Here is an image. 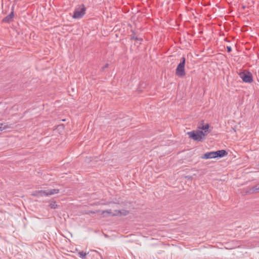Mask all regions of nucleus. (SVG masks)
Returning a JSON list of instances; mask_svg holds the SVG:
<instances>
[{"label": "nucleus", "instance_id": "nucleus-1", "mask_svg": "<svg viewBox=\"0 0 259 259\" xmlns=\"http://www.w3.org/2000/svg\"><path fill=\"white\" fill-rule=\"evenodd\" d=\"M60 192L58 189H48L47 190H36L32 192V195L36 197L49 196L58 194Z\"/></svg>", "mask_w": 259, "mask_h": 259}, {"label": "nucleus", "instance_id": "nucleus-2", "mask_svg": "<svg viewBox=\"0 0 259 259\" xmlns=\"http://www.w3.org/2000/svg\"><path fill=\"white\" fill-rule=\"evenodd\" d=\"M189 137L195 141H201L204 137L207 135V134H205L202 131L197 130L193 131L187 133Z\"/></svg>", "mask_w": 259, "mask_h": 259}, {"label": "nucleus", "instance_id": "nucleus-3", "mask_svg": "<svg viewBox=\"0 0 259 259\" xmlns=\"http://www.w3.org/2000/svg\"><path fill=\"white\" fill-rule=\"evenodd\" d=\"M128 213H129V211L128 210H124V209L115 210V213H112L111 209L103 210L101 211V215L103 217H106L108 215H112V216L123 215V216H125V215H127Z\"/></svg>", "mask_w": 259, "mask_h": 259}, {"label": "nucleus", "instance_id": "nucleus-4", "mask_svg": "<svg viewBox=\"0 0 259 259\" xmlns=\"http://www.w3.org/2000/svg\"><path fill=\"white\" fill-rule=\"evenodd\" d=\"M186 59L185 57H182L181 59V62L178 64L176 70V75L179 77H183L185 75L186 72L185 71Z\"/></svg>", "mask_w": 259, "mask_h": 259}, {"label": "nucleus", "instance_id": "nucleus-5", "mask_svg": "<svg viewBox=\"0 0 259 259\" xmlns=\"http://www.w3.org/2000/svg\"><path fill=\"white\" fill-rule=\"evenodd\" d=\"M85 11L86 8L83 4L78 5V7L75 9L72 17L74 19L81 18L84 15Z\"/></svg>", "mask_w": 259, "mask_h": 259}, {"label": "nucleus", "instance_id": "nucleus-6", "mask_svg": "<svg viewBox=\"0 0 259 259\" xmlns=\"http://www.w3.org/2000/svg\"><path fill=\"white\" fill-rule=\"evenodd\" d=\"M239 76L245 82L251 83L253 81L252 74L249 72H242L239 74Z\"/></svg>", "mask_w": 259, "mask_h": 259}, {"label": "nucleus", "instance_id": "nucleus-7", "mask_svg": "<svg viewBox=\"0 0 259 259\" xmlns=\"http://www.w3.org/2000/svg\"><path fill=\"white\" fill-rule=\"evenodd\" d=\"M214 157H223L225 155H227V152L225 150H218L216 151H214Z\"/></svg>", "mask_w": 259, "mask_h": 259}, {"label": "nucleus", "instance_id": "nucleus-8", "mask_svg": "<svg viewBox=\"0 0 259 259\" xmlns=\"http://www.w3.org/2000/svg\"><path fill=\"white\" fill-rule=\"evenodd\" d=\"M201 158L202 159L214 158H215L214 151L205 153L201 156Z\"/></svg>", "mask_w": 259, "mask_h": 259}, {"label": "nucleus", "instance_id": "nucleus-9", "mask_svg": "<svg viewBox=\"0 0 259 259\" xmlns=\"http://www.w3.org/2000/svg\"><path fill=\"white\" fill-rule=\"evenodd\" d=\"M13 17H14V12H13V11H12L10 14H9L8 16H7L6 17H5L3 19V21L4 22L10 23V22H11L12 21Z\"/></svg>", "mask_w": 259, "mask_h": 259}, {"label": "nucleus", "instance_id": "nucleus-10", "mask_svg": "<svg viewBox=\"0 0 259 259\" xmlns=\"http://www.w3.org/2000/svg\"><path fill=\"white\" fill-rule=\"evenodd\" d=\"M209 124H206L205 125H199L198 127L199 129H201L202 130L204 131V132H203L205 133V134H207V132L209 128Z\"/></svg>", "mask_w": 259, "mask_h": 259}, {"label": "nucleus", "instance_id": "nucleus-11", "mask_svg": "<svg viewBox=\"0 0 259 259\" xmlns=\"http://www.w3.org/2000/svg\"><path fill=\"white\" fill-rule=\"evenodd\" d=\"M88 253L84 252L83 251H79L78 252V256L82 259H84Z\"/></svg>", "mask_w": 259, "mask_h": 259}, {"label": "nucleus", "instance_id": "nucleus-12", "mask_svg": "<svg viewBox=\"0 0 259 259\" xmlns=\"http://www.w3.org/2000/svg\"><path fill=\"white\" fill-rule=\"evenodd\" d=\"M49 206L51 209H55L57 207L58 205L55 201H53L49 204Z\"/></svg>", "mask_w": 259, "mask_h": 259}, {"label": "nucleus", "instance_id": "nucleus-13", "mask_svg": "<svg viewBox=\"0 0 259 259\" xmlns=\"http://www.w3.org/2000/svg\"><path fill=\"white\" fill-rule=\"evenodd\" d=\"M101 212L100 210H97L96 211H91V210H87L85 211V214H90V213H96Z\"/></svg>", "mask_w": 259, "mask_h": 259}, {"label": "nucleus", "instance_id": "nucleus-14", "mask_svg": "<svg viewBox=\"0 0 259 259\" xmlns=\"http://www.w3.org/2000/svg\"><path fill=\"white\" fill-rule=\"evenodd\" d=\"M5 128H5V126L4 125V124L1 123L0 124V131H2Z\"/></svg>", "mask_w": 259, "mask_h": 259}, {"label": "nucleus", "instance_id": "nucleus-15", "mask_svg": "<svg viewBox=\"0 0 259 259\" xmlns=\"http://www.w3.org/2000/svg\"><path fill=\"white\" fill-rule=\"evenodd\" d=\"M227 52L230 53L232 51V48L230 46L227 47Z\"/></svg>", "mask_w": 259, "mask_h": 259}, {"label": "nucleus", "instance_id": "nucleus-16", "mask_svg": "<svg viewBox=\"0 0 259 259\" xmlns=\"http://www.w3.org/2000/svg\"><path fill=\"white\" fill-rule=\"evenodd\" d=\"M132 39H135V40H142V39H139V38H137V37H136V36H134L132 37Z\"/></svg>", "mask_w": 259, "mask_h": 259}, {"label": "nucleus", "instance_id": "nucleus-17", "mask_svg": "<svg viewBox=\"0 0 259 259\" xmlns=\"http://www.w3.org/2000/svg\"><path fill=\"white\" fill-rule=\"evenodd\" d=\"M94 251H95V252H97V253L99 254V255L100 256L101 258L102 259H103V257H102V255H101V254L99 252H98V251H96V250H94Z\"/></svg>", "mask_w": 259, "mask_h": 259}, {"label": "nucleus", "instance_id": "nucleus-18", "mask_svg": "<svg viewBox=\"0 0 259 259\" xmlns=\"http://www.w3.org/2000/svg\"><path fill=\"white\" fill-rule=\"evenodd\" d=\"M108 64H106L104 67V68H107L108 67Z\"/></svg>", "mask_w": 259, "mask_h": 259}, {"label": "nucleus", "instance_id": "nucleus-19", "mask_svg": "<svg viewBox=\"0 0 259 259\" xmlns=\"http://www.w3.org/2000/svg\"><path fill=\"white\" fill-rule=\"evenodd\" d=\"M256 190H259V187L258 188H256Z\"/></svg>", "mask_w": 259, "mask_h": 259}]
</instances>
